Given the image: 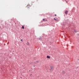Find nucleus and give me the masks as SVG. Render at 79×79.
Masks as SVG:
<instances>
[{
	"label": "nucleus",
	"instance_id": "obj_1",
	"mask_svg": "<svg viewBox=\"0 0 79 79\" xmlns=\"http://www.w3.org/2000/svg\"><path fill=\"white\" fill-rule=\"evenodd\" d=\"M53 66H50V70L51 71H52V70L53 69Z\"/></svg>",
	"mask_w": 79,
	"mask_h": 79
},
{
	"label": "nucleus",
	"instance_id": "obj_2",
	"mask_svg": "<svg viewBox=\"0 0 79 79\" xmlns=\"http://www.w3.org/2000/svg\"><path fill=\"white\" fill-rule=\"evenodd\" d=\"M43 20L44 21H47V20L46 19H43Z\"/></svg>",
	"mask_w": 79,
	"mask_h": 79
},
{
	"label": "nucleus",
	"instance_id": "obj_3",
	"mask_svg": "<svg viewBox=\"0 0 79 79\" xmlns=\"http://www.w3.org/2000/svg\"><path fill=\"white\" fill-rule=\"evenodd\" d=\"M68 11L67 10H66L65 11V13L66 14H67V13H68Z\"/></svg>",
	"mask_w": 79,
	"mask_h": 79
},
{
	"label": "nucleus",
	"instance_id": "obj_4",
	"mask_svg": "<svg viewBox=\"0 0 79 79\" xmlns=\"http://www.w3.org/2000/svg\"><path fill=\"white\" fill-rule=\"evenodd\" d=\"M47 58H48L49 59H50V56H47Z\"/></svg>",
	"mask_w": 79,
	"mask_h": 79
},
{
	"label": "nucleus",
	"instance_id": "obj_5",
	"mask_svg": "<svg viewBox=\"0 0 79 79\" xmlns=\"http://www.w3.org/2000/svg\"><path fill=\"white\" fill-rule=\"evenodd\" d=\"M27 45H29V43H27Z\"/></svg>",
	"mask_w": 79,
	"mask_h": 79
},
{
	"label": "nucleus",
	"instance_id": "obj_6",
	"mask_svg": "<svg viewBox=\"0 0 79 79\" xmlns=\"http://www.w3.org/2000/svg\"><path fill=\"white\" fill-rule=\"evenodd\" d=\"M54 19L55 21H57V20L56 19V18H54Z\"/></svg>",
	"mask_w": 79,
	"mask_h": 79
},
{
	"label": "nucleus",
	"instance_id": "obj_7",
	"mask_svg": "<svg viewBox=\"0 0 79 79\" xmlns=\"http://www.w3.org/2000/svg\"><path fill=\"white\" fill-rule=\"evenodd\" d=\"M74 31L76 33L77 32V31H76V30H74Z\"/></svg>",
	"mask_w": 79,
	"mask_h": 79
},
{
	"label": "nucleus",
	"instance_id": "obj_8",
	"mask_svg": "<svg viewBox=\"0 0 79 79\" xmlns=\"http://www.w3.org/2000/svg\"><path fill=\"white\" fill-rule=\"evenodd\" d=\"M27 7L28 8H29V5H27Z\"/></svg>",
	"mask_w": 79,
	"mask_h": 79
},
{
	"label": "nucleus",
	"instance_id": "obj_9",
	"mask_svg": "<svg viewBox=\"0 0 79 79\" xmlns=\"http://www.w3.org/2000/svg\"><path fill=\"white\" fill-rule=\"evenodd\" d=\"M22 29H24V27L23 26H22Z\"/></svg>",
	"mask_w": 79,
	"mask_h": 79
},
{
	"label": "nucleus",
	"instance_id": "obj_10",
	"mask_svg": "<svg viewBox=\"0 0 79 79\" xmlns=\"http://www.w3.org/2000/svg\"><path fill=\"white\" fill-rule=\"evenodd\" d=\"M63 73H65V72L64 71H63Z\"/></svg>",
	"mask_w": 79,
	"mask_h": 79
},
{
	"label": "nucleus",
	"instance_id": "obj_11",
	"mask_svg": "<svg viewBox=\"0 0 79 79\" xmlns=\"http://www.w3.org/2000/svg\"><path fill=\"white\" fill-rule=\"evenodd\" d=\"M55 16H56V14H55Z\"/></svg>",
	"mask_w": 79,
	"mask_h": 79
},
{
	"label": "nucleus",
	"instance_id": "obj_12",
	"mask_svg": "<svg viewBox=\"0 0 79 79\" xmlns=\"http://www.w3.org/2000/svg\"><path fill=\"white\" fill-rule=\"evenodd\" d=\"M20 41H22V40H20Z\"/></svg>",
	"mask_w": 79,
	"mask_h": 79
},
{
	"label": "nucleus",
	"instance_id": "obj_13",
	"mask_svg": "<svg viewBox=\"0 0 79 79\" xmlns=\"http://www.w3.org/2000/svg\"><path fill=\"white\" fill-rule=\"evenodd\" d=\"M65 1H67V0H65Z\"/></svg>",
	"mask_w": 79,
	"mask_h": 79
},
{
	"label": "nucleus",
	"instance_id": "obj_14",
	"mask_svg": "<svg viewBox=\"0 0 79 79\" xmlns=\"http://www.w3.org/2000/svg\"><path fill=\"white\" fill-rule=\"evenodd\" d=\"M66 2L67 3V1H66Z\"/></svg>",
	"mask_w": 79,
	"mask_h": 79
},
{
	"label": "nucleus",
	"instance_id": "obj_15",
	"mask_svg": "<svg viewBox=\"0 0 79 79\" xmlns=\"http://www.w3.org/2000/svg\"><path fill=\"white\" fill-rule=\"evenodd\" d=\"M34 67H35V66H34Z\"/></svg>",
	"mask_w": 79,
	"mask_h": 79
}]
</instances>
